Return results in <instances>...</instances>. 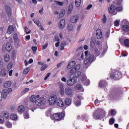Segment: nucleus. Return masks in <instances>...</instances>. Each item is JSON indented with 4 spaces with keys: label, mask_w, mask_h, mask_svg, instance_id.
<instances>
[{
    "label": "nucleus",
    "mask_w": 129,
    "mask_h": 129,
    "mask_svg": "<svg viewBox=\"0 0 129 129\" xmlns=\"http://www.w3.org/2000/svg\"><path fill=\"white\" fill-rule=\"evenodd\" d=\"M12 85V82L10 81H7L6 82L4 85V88H9Z\"/></svg>",
    "instance_id": "26"
},
{
    "label": "nucleus",
    "mask_w": 129,
    "mask_h": 129,
    "mask_svg": "<svg viewBox=\"0 0 129 129\" xmlns=\"http://www.w3.org/2000/svg\"><path fill=\"white\" fill-rule=\"evenodd\" d=\"M60 95H64V89L60 90Z\"/></svg>",
    "instance_id": "64"
},
{
    "label": "nucleus",
    "mask_w": 129,
    "mask_h": 129,
    "mask_svg": "<svg viewBox=\"0 0 129 129\" xmlns=\"http://www.w3.org/2000/svg\"><path fill=\"white\" fill-rule=\"evenodd\" d=\"M121 76V73L118 71H115L110 75L111 78H113V79H119Z\"/></svg>",
    "instance_id": "5"
},
{
    "label": "nucleus",
    "mask_w": 129,
    "mask_h": 129,
    "mask_svg": "<svg viewBox=\"0 0 129 129\" xmlns=\"http://www.w3.org/2000/svg\"><path fill=\"white\" fill-rule=\"evenodd\" d=\"M96 36L97 39H101L102 38V32L100 29H97L96 31Z\"/></svg>",
    "instance_id": "17"
},
{
    "label": "nucleus",
    "mask_w": 129,
    "mask_h": 129,
    "mask_svg": "<svg viewBox=\"0 0 129 129\" xmlns=\"http://www.w3.org/2000/svg\"><path fill=\"white\" fill-rule=\"evenodd\" d=\"M85 58L84 63L86 66H89L95 60V59H94V55L88 50L85 51Z\"/></svg>",
    "instance_id": "1"
},
{
    "label": "nucleus",
    "mask_w": 129,
    "mask_h": 129,
    "mask_svg": "<svg viewBox=\"0 0 129 129\" xmlns=\"http://www.w3.org/2000/svg\"><path fill=\"white\" fill-rule=\"evenodd\" d=\"M100 54V52L98 51V49L95 48V56H99V54Z\"/></svg>",
    "instance_id": "47"
},
{
    "label": "nucleus",
    "mask_w": 129,
    "mask_h": 129,
    "mask_svg": "<svg viewBox=\"0 0 129 129\" xmlns=\"http://www.w3.org/2000/svg\"><path fill=\"white\" fill-rule=\"evenodd\" d=\"M34 23L37 25V27H41V22L38 19H33V20Z\"/></svg>",
    "instance_id": "31"
},
{
    "label": "nucleus",
    "mask_w": 129,
    "mask_h": 129,
    "mask_svg": "<svg viewBox=\"0 0 129 129\" xmlns=\"http://www.w3.org/2000/svg\"><path fill=\"white\" fill-rule=\"evenodd\" d=\"M114 118H111L109 119V123L110 124H113L114 123Z\"/></svg>",
    "instance_id": "50"
},
{
    "label": "nucleus",
    "mask_w": 129,
    "mask_h": 129,
    "mask_svg": "<svg viewBox=\"0 0 129 129\" xmlns=\"http://www.w3.org/2000/svg\"><path fill=\"white\" fill-rule=\"evenodd\" d=\"M35 103L38 106H41V105H43V104L45 103V98L43 97H39V98H38L36 101Z\"/></svg>",
    "instance_id": "9"
},
{
    "label": "nucleus",
    "mask_w": 129,
    "mask_h": 129,
    "mask_svg": "<svg viewBox=\"0 0 129 129\" xmlns=\"http://www.w3.org/2000/svg\"><path fill=\"white\" fill-rule=\"evenodd\" d=\"M47 47H48V43H46L45 45L42 46V50H45Z\"/></svg>",
    "instance_id": "57"
},
{
    "label": "nucleus",
    "mask_w": 129,
    "mask_h": 129,
    "mask_svg": "<svg viewBox=\"0 0 129 129\" xmlns=\"http://www.w3.org/2000/svg\"><path fill=\"white\" fill-rule=\"evenodd\" d=\"M77 71L74 68L71 70V73L72 75L70 76V78H73V76L76 74Z\"/></svg>",
    "instance_id": "21"
},
{
    "label": "nucleus",
    "mask_w": 129,
    "mask_h": 129,
    "mask_svg": "<svg viewBox=\"0 0 129 129\" xmlns=\"http://www.w3.org/2000/svg\"><path fill=\"white\" fill-rule=\"evenodd\" d=\"M122 93L121 90H117L115 92V95L116 96H119V95H121Z\"/></svg>",
    "instance_id": "40"
},
{
    "label": "nucleus",
    "mask_w": 129,
    "mask_h": 129,
    "mask_svg": "<svg viewBox=\"0 0 129 129\" xmlns=\"http://www.w3.org/2000/svg\"><path fill=\"white\" fill-rule=\"evenodd\" d=\"M77 71H78L79 69H80V64H77L76 66H75L74 68Z\"/></svg>",
    "instance_id": "55"
},
{
    "label": "nucleus",
    "mask_w": 129,
    "mask_h": 129,
    "mask_svg": "<svg viewBox=\"0 0 129 129\" xmlns=\"http://www.w3.org/2000/svg\"><path fill=\"white\" fill-rule=\"evenodd\" d=\"M29 90H30V89L26 88L24 89L23 92L24 93H27V92H29Z\"/></svg>",
    "instance_id": "62"
},
{
    "label": "nucleus",
    "mask_w": 129,
    "mask_h": 129,
    "mask_svg": "<svg viewBox=\"0 0 129 129\" xmlns=\"http://www.w3.org/2000/svg\"><path fill=\"white\" fill-rule=\"evenodd\" d=\"M40 95H37L36 96L33 95L30 97V100L31 101V102H33L35 103H36V101H37L38 98H39Z\"/></svg>",
    "instance_id": "15"
},
{
    "label": "nucleus",
    "mask_w": 129,
    "mask_h": 129,
    "mask_svg": "<svg viewBox=\"0 0 129 129\" xmlns=\"http://www.w3.org/2000/svg\"><path fill=\"white\" fill-rule=\"evenodd\" d=\"M75 3L76 7H80V5H81V0H76Z\"/></svg>",
    "instance_id": "37"
},
{
    "label": "nucleus",
    "mask_w": 129,
    "mask_h": 129,
    "mask_svg": "<svg viewBox=\"0 0 129 129\" xmlns=\"http://www.w3.org/2000/svg\"><path fill=\"white\" fill-rule=\"evenodd\" d=\"M73 10V4H70L68 8V14H69V15H70V14H71Z\"/></svg>",
    "instance_id": "27"
},
{
    "label": "nucleus",
    "mask_w": 129,
    "mask_h": 129,
    "mask_svg": "<svg viewBox=\"0 0 129 129\" xmlns=\"http://www.w3.org/2000/svg\"><path fill=\"white\" fill-rule=\"evenodd\" d=\"M106 83L104 81H101L99 83V87H104V86H106Z\"/></svg>",
    "instance_id": "28"
},
{
    "label": "nucleus",
    "mask_w": 129,
    "mask_h": 129,
    "mask_svg": "<svg viewBox=\"0 0 129 129\" xmlns=\"http://www.w3.org/2000/svg\"><path fill=\"white\" fill-rule=\"evenodd\" d=\"M109 36H110V32L109 31L106 32L105 33V37L107 38H109Z\"/></svg>",
    "instance_id": "63"
},
{
    "label": "nucleus",
    "mask_w": 129,
    "mask_h": 129,
    "mask_svg": "<svg viewBox=\"0 0 129 129\" xmlns=\"http://www.w3.org/2000/svg\"><path fill=\"white\" fill-rule=\"evenodd\" d=\"M57 98H58L57 97V96L56 95H51V96H50L49 98V102L50 105L55 104V103H56V101Z\"/></svg>",
    "instance_id": "8"
},
{
    "label": "nucleus",
    "mask_w": 129,
    "mask_h": 129,
    "mask_svg": "<svg viewBox=\"0 0 129 129\" xmlns=\"http://www.w3.org/2000/svg\"><path fill=\"white\" fill-rule=\"evenodd\" d=\"M66 105H70L71 104V99L70 98H66L64 100Z\"/></svg>",
    "instance_id": "29"
},
{
    "label": "nucleus",
    "mask_w": 129,
    "mask_h": 129,
    "mask_svg": "<svg viewBox=\"0 0 129 129\" xmlns=\"http://www.w3.org/2000/svg\"><path fill=\"white\" fill-rule=\"evenodd\" d=\"M6 124L7 127H9V128H11L12 126H13V124L9 121L6 122Z\"/></svg>",
    "instance_id": "41"
},
{
    "label": "nucleus",
    "mask_w": 129,
    "mask_h": 129,
    "mask_svg": "<svg viewBox=\"0 0 129 129\" xmlns=\"http://www.w3.org/2000/svg\"><path fill=\"white\" fill-rule=\"evenodd\" d=\"M14 40L15 42H17L18 41V34H15L13 36Z\"/></svg>",
    "instance_id": "54"
},
{
    "label": "nucleus",
    "mask_w": 129,
    "mask_h": 129,
    "mask_svg": "<svg viewBox=\"0 0 129 129\" xmlns=\"http://www.w3.org/2000/svg\"><path fill=\"white\" fill-rule=\"evenodd\" d=\"M24 116L25 118H29L30 117V116L29 115V113L28 112H25Z\"/></svg>",
    "instance_id": "51"
},
{
    "label": "nucleus",
    "mask_w": 129,
    "mask_h": 129,
    "mask_svg": "<svg viewBox=\"0 0 129 129\" xmlns=\"http://www.w3.org/2000/svg\"><path fill=\"white\" fill-rule=\"evenodd\" d=\"M5 10L8 16H12V10L11 9V7L8 6H6L5 7Z\"/></svg>",
    "instance_id": "20"
},
{
    "label": "nucleus",
    "mask_w": 129,
    "mask_h": 129,
    "mask_svg": "<svg viewBox=\"0 0 129 129\" xmlns=\"http://www.w3.org/2000/svg\"><path fill=\"white\" fill-rule=\"evenodd\" d=\"M76 65V62L75 61H72L67 66L68 69H71V68H73L74 66Z\"/></svg>",
    "instance_id": "19"
},
{
    "label": "nucleus",
    "mask_w": 129,
    "mask_h": 129,
    "mask_svg": "<svg viewBox=\"0 0 129 129\" xmlns=\"http://www.w3.org/2000/svg\"><path fill=\"white\" fill-rule=\"evenodd\" d=\"M18 110L19 112H23L25 111V107L23 105L20 106L18 108Z\"/></svg>",
    "instance_id": "34"
},
{
    "label": "nucleus",
    "mask_w": 129,
    "mask_h": 129,
    "mask_svg": "<svg viewBox=\"0 0 129 129\" xmlns=\"http://www.w3.org/2000/svg\"><path fill=\"white\" fill-rule=\"evenodd\" d=\"M116 12H121L122 11V8L121 7H115Z\"/></svg>",
    "instance_id": "53"
},
{
    "label": "nucleus",
    "mask_w": 129,
    "mask_h": 129,
    "mask_svg": "<svg viewBox=\"0 0 129 129\" xmlns=\"http://www.w3.org/2000/svg\"><path fill=\"white\" fill-rule=\"evenodd\" d=\"M0 76L4 78L8 77V73H7V70H6V69H3L1 70L0 73Z\"/></svg>",
    "instance_id": "16"
},
{
    "label": "nucleus",
    "mask_w": 129,
    "mask_h": 129,
    "mask_svg": "<svg viewBox=\"0 0 129 129\" xmlns=\"http://www.w3.org/2000/svg\"><path fill=\"white\" fill-rule=\"evenodd\" d=\"M124 45L125 47H129V39L124 40Z\"/></svg>",
    "instance_id": "38"
},
{
    "label": "nucleus",
    "mask_w": 129,
    "mask_h": 129,
    "mask_svg": "<svg viewBox=\"0 0 129 129\" xmlns=\"http://www.w3.org/2000/svg\"><path fill=\"white\" fill-rule=\"evenodd\" d=\"M2 93V96L3 98L4 99H6V98H7V96H8V94H9V93H8V90L4 89L3 90Z\"/></svg>",
    "instance_id": "23"
},
{
    "label": "nucleus",
    "mask_w": 129,
    "mask_h": 129,
    "mask_svg": "<svg viewBox=\"0 0 129 129\" xmlns=\"http://www.w3.org/2000/svg\"><path fill=\"white\" fill-rule=\"evenodd\" d=\"M79 19V17H78V16H75L71 17L70 21L71 23L74 24L75 23H77V21H78Z\"/></svg>",
    "instance_id": "18"
},
{
    "label": "nucleus",
    "mask_w": 129,
    "mask_h": 129,
    "mask_svg": "<svg viewBox=\"0 0 129 129\" xmlns=\"http://www.w3.org/2000/svg\"><path fill=\"white\" fill-rule=\"evenodd\" d=\"M101 21L103 24H105V23H106V21H107V20L105 15H103V17L102 18Z\"/></svg>",
    "instance_id": "39"
},
{
    "label": "nucleus",
    "mask_w": 129,
    "mask_h": 129,
    "mask_svg": "<svg viewBox=\"0 0 129 129\" xmlns=\"http://www.w3.org/2000/svg\"><path fill=\"white\" fill-rule=\"evenodd\" d=\"M83 99L82 95L78 96L74 100V103L76 106L81 105V100Z\"/></svg>",
    "instance_id": "6"
},
{
    "label": "nucleus",
    "mask_w": 129,
    "mask_h": 129,
    "mask_svg": "<svg viewBox=\"0 0 129 129\" xmlns=\"http://www.w3.org/2000/svg\"><path fill=\"white\" fill-rule=\"evenodd\" d=\"M54 3H55L56 5H58V6H63L64 5V2H61L55 1Z\"/></svg>",
    "instance_id": "43"
},
{
    "label": "nucleus",
    "mask_w": 129,
    "mask_h": 129,
    "mask_svg": "<svg viewBox=\"0 0 129 129\" xmlns=\"http://www.w3.org/2000/svg\"><path fill=\"white\" fill-rule=\"evenodd\" d=\"M81 80L84 84V85H85V86H88L90 83L89 80L87 79V78L85 75H83L81 76Z\"/></svg>",
    "instance_id": "7"
},
{
    "label": "nucleus",
    "mask_w": 129,
    "mask_h": 129,
    "mask_svg": "<svg viewBox=\"0 0 129 129\" xmlns=\"http://www.w3.org/2000/svg\"><path fill=\"white\" fill-rule=\"evenodd\" d=\"M106 113L102 109H98L93 113V117L95 119H101L105 117Z\"/></svg>",
    "instance_id": "2"
},
{
    "label": "nucleus",
    "mask_w": 129,
    "mask_h": 129,
    "mask_svg": "<svg viewBox=\"0 0 129 129\" xmlns=\"http://www.w3.org/2000/svg\"><path fill=\"white\" fill-rule=\"evenodd\" d=\"M95 45V41H94V40H91V47H94Z\"/></svg>",
    "instance_id": "59"
},
{
    "label": "nucleus",
    "mask_w": 129,
    "mask_h": 129,
    "mask_svg": "<svg viewBox=\"0 0 129 129\" xmlns=\"http://www.w3.org/2000/svg\"><path fill=\"white\" fill-rule=\"evenodd\" d=\"M73 78H74L69 79L67 81V84L69 86H73V85H74V84H75V83H76V80Z\"/></svg>",
    "instance_id": "13"
},
{
    "label": "nucleus",
    "mask_w": 129,
    "mask_h": 129,
    "mask_svg": "<svg viewBox=\"0 0 129 129\" xmlns=\"http://www.w3.org/2000/svg\"><path fill=\"white\" fill-rule=\"evenodd\" d=\"M5 122V118L3 116L0 115V123H4Z\"/></svg>",
    "instance_id": "45"
},
{
    "label": "nucleus",
    "mask_w": 129,
    "mask_h": 129,
    "mask_svg": "<svg viewBox=\"0 0 129 129\" xmlns=\"http://www.w3.org/2000/svg\"><path fill=\"white\" fill-rule=\"evenodd\" d=\"M29 71H30L29 68H27L24 69V70L23 71V73L24 74H28V73H29Z\"/></svg>",
    "instance_id": "46"
},
{
    "label": "nucleus",
    "mask_w": 129,
    "mask_h": 129,
    "mask_svg": "<svg viewBox=\"0 0 129 129\" xmlns=\"http://www.w3.org/2000/svg\"><path fill=\"white\" fill-rule=\"evenodd\" d=\"M13 32H14V27H13V26H10L8 27L7 33L9 35H11Z\"/></svg>",
    "instance_id": "24"
},
{
    "label": "nucleus",
    "mask_w": 129,
    "mask_h": 129,
    "mask_svg": "<svg viewBox=\"0 0 129 129\" xmlns=\"http://www.w3.org/2000/svg\"><path fill=\"white\" fill-rule=\"evenodd\" d=\"M81 76V72H77L76 74L73 76V78H77Z\"/></svg>",
    "instance_id": "36"
},
{
    "label": "nucleus",
    "mask_w": 129,
    "mask_h": 129,
    "mask_svg": "<svg viewBox=\"0 0 129 129\" xmlns=\"http://www.w3.org/2000/svg\"><path fill=\"white\" fill-rule=\"evenodd\" d=\"M119 22L120 21L118 20H116L114 23V26H115V27H118V26H119Z\"/></svg>",
    "instance_id": "49"
},
{
    "label": "nucleus",
    "mask_w": 129,
    "mask_h": 129,
    "mask_svg": "<svg viewBox=\"0 0 129 129\" xmlns=\"http://www.w3.org/2000/svg\"><path fill=\"white\" fill-rule=\"evenodd\" d=\"M4 60L5 62H9L10 61V55L6 54L4 55Z\"/></svg>",
    "instance_id": "33"
},
{
    "label": "nucleus",
    "mask_w": 129,
    "mask_h": 129,
    "mask_svg": "<svg viewBox=\"0 0 129 129\" xmlns=\"http://www.w3.org/2000/svg\"><path fill=\"white\" fill-rule=\"evenodd\" d=\"M64 93H66V95L71 97L72 96V94H73V90H72V88L68 87L65 89Z\"/></svg>",
    "instance_id": "10"
},
{
    "label": "nucleus",
    "mask_w": 129,
    "mask_h": 129,
    "mask_svg": "<svg viewBox=\"0 0 129 129\" xmlns=\"http://www.w3.org/2000/svg\"><path fill=\"white\" fill-rule=\"evenodd\" d=\"M2 114L4 115L5 118H7V119L10 118V115H9V113H8V112L4 111L2 112Z\"/></svg>",
    "instance_id": "32"
},
{
    "label": "nucleus",
    "mask_w": 129,
    "mask_h": 129,
    "mask_svg": "<svg viewBox=\"0 0 129 129\" xmlns=\"http://www.w3.org/2000/svg\"><path fill=\"white\" fill-rule=\"evenodd\" d=\"M65 116V114L63 112L61 113H56L53 115L52 119H55V120H62Z\"/></svg>",
    "instance_id": "3"
},
{
    "label": "nucleus",
    "mask_w": 129,
    "mask_h": 129,
    "mask_svg": "<svg viewBox=\"0 0 129 129\" xmlns=\"http://www.w3.org/2000/svg\"><path fill=\"white\" fill-rule=\"evenodd\" d=\"M55 104H56L57 106H59L60 107H63V106H64L63 100H62V99L60 98H57V99H56Z\"/></svg>",
    "instance_id": "11"
},
{
    "label": "nucleus",
    "mask_w": 129,
    "mask_h": 129,
    "mask_svg": "<svg viewBox=\"0 0 129 129\" xmlns=\"http://www.w3.org/2000/svg\"><path fill=\"white\" fill-rule=\"evenodd\" d=\"M122 25H123L121 28V30L123 32L129 31V23L126 20H123L122 22Z\"/></svg>",
    "instance_id": "4"
},
{
    "label": "nucleus",
    "mask_w": 129,
    "mask_h": 129,
    "mask_svg": "<svg viewBox=\"0 0 129 129\" xmlns=\"http://www.w3.org/2000/svg\"><path fill=\"white\" fill-rule=\"evenodd\" d=\"M10 118L13 120H17L18 119V116L16 114H12L10 116Z\"/></svg>",
    "instance_id": "30"
},
{
    "label": "nucleus",
    "mask_w": 129,
    "mask_h": 129,
    "mask_svg": "<svg viewBox=\"0 0 129 129\" xmlns=\"http://www.w3.org/2000/svg\"><path fill=\"white\" fill-rule=\"evenodd\" d=\"M67 29L69 31H72L73 29V26L71 24H68Z\"/></svg>",
    "instance_id": "44"
},
{
    "label": "nucleus",
    "mask_w": 129,
    "mask_h": 129,
    "mask_svg": "<svg viewBox=\"0 0 129 129\" xmlns=\"http://www.w3.org/2000/svg\"><path fill=\"white\" fill-rule=\"evenodd\" d=\"M47 67H48V65L47 64H45L44 65H43L41 68V71H44V70H45V69H46V68H47Z\"/></svg>",
    "instance_id": "52"
},
{
    "label": "nucleus",
    "mask_w": 129,
    "mask_h": 129,
    "mask_svg": "<svg viewBox=\"0 0 129 129\" xmlns=\"http://www.w3.org/2000/svg\"><path fill=\"white\" fill-rule=\"evenodd\" d=\"M109 12L110 14H112V15H116L117 12L115 10V6L114 5H111L109 9Z\"/></svg>",
    "instance_id": "12"
},
{
    "label": "nucleus",
    "mask_w": 129,
    "mask_h": 129,
    "mask_svg": "<svg viewBox=\"0 0 129 129\" xmlns=\"http://www.w3.org/2000/svg\"><path fill=\"white\" fill-rule=\"evenodd\" d=\"M32 50L33 51V53L37 52V46H32Z\"/></svg>",
    "instance_id": "56"
},
{
    "label": "nucleus",
    "mask_w": 129,
    "mask_h": 129,
    "mask_svg": "<svg viewBox=\"0 0 129 129\" xmlns=\"http://www.w3.org/2000/svg\"><path fill=\"white\" fill-rule=\"evenodd\" d=\"M76 89L77 90H80L81 91H84V89L82 88V86L80 84H78L75 86Z\"/></svg>",
    "instance_id": "25"
},
{
    "label": "nucleus",
    "mask_w": 129,
    "mask_h": 129,
    "mask_svg": "<svg viewBox=\"0 0 129 129\" xmlns=\"http://www.w3.org/2000/svg\"><path fill=\"white\" fill-rule=\"evenodd\" d=\"M50 75V73H48V74H47L46 77L44 78V80H47V79H48V78H49Z\"/></svg>",
    "instance_id": "58"
},
{
    "label": "nucleus",
    "mask_w": 129,
    "mask_h": 129,
    "mask_svg": "<svg viewBox=\"0 0 129 129\" xmlns=\"http://www.w3.org/2000/svg\"><path fill=\"white\" fill-rule=\"evenodd\" d=\"M66 13V12L65 11V10L62 9L61 10V11H60V13H59V18H62V17H64V15H65V13Z\"/></svg>",
    "instance_id": "35"
},
{
    "label": "nucleus",
    "mask_w": 129,
    "mask_h": 129,
    "mask_svg": "<svg viewBox=\"0 0 129 129\" xmlns=\"http://www.w3.org/2000/svg\"><path fill=\"white\" fill-rule=\"evenodd\" d=\"M59 89L60 90L64 89V85L62 83H60L59 84Z\"/></svg>",
    "instance_id": "60"
},
{
    "label": "nucleus",
    "mask_w": 129,
    "mask_h": 129,
    "mask_svg": "<svg viewBox=\"0 0 129 129\" xmlns=\"http://www.w3.org/2000/svg\"><path fill=\"white\" fill-rule=\"evenodd\" d=\"M13 68V62H10L7 66V70H10Z\"/></svg>",
    "instance_id": "42"
},
{
    "label": "nucleus",
    "mask_w": 129,
    "mask_h": 129,
    "mask_svg": "<svg viewBox=\"0 0 129 129\" xmlns=\"http://www.w3.org/2000/svg\"><path fill=\"white\" fill-rule=\"evenodd\" d=\"M6 48L8 52H11V50H12V44H11V43L7 42Z\"/></svg>",
    "instance_id": "22"
},
{
    "label": "nucleus",
    "mask_w": 129,
    "mask_h": 129,
    "mask_svg": "<svg viewBox=\"0 0 129 129\" xmlns=\"http://www.w3.org/2000/svg\"><path fill=\"white\" fill-rule=\"evenodd\" d=\"M25 31L26 33L27 34V35H29V34H30V33H31V30H29L27 27H25Z\"/></svg>",
    "instance_id": "48"
},
{
    "label": "nucleus",
    "mask_w": 129,
    "mask_h": 129,
    "mask_svg": "<svg viewBox=\"0 0 129 129\" xmlns=\"http://www.w3.org/2000/svg\"><path fill=\"white\" fill-rule=\"evenodd\" d=\"M65 24H66L65 19L61 20L58 23V28H59V29H64L65 28Z\"/></svg>",
    "instance_id": "14"
},
{
    "label": "nucleus",
    "mask_w": 129,
    "mask_h": 129,
    "mask_svg": "<svg viewBox=\"0 0 129 129\" xmlns=\"http://www.w3.org/2000/svg\"><path fill=\"white\" fill-rule=\"evenodd\" d=\"M110 113L111 115H115V111H114V110L111 109Z\"/></svg>",
    "instance_id": "61"
}]
</instances>
